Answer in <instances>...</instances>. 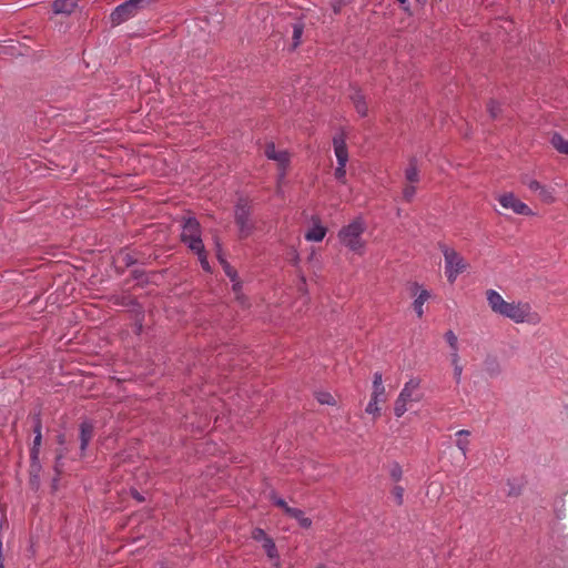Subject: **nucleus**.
I'll return each mask as SVG.
<instances>
[{
    "label": "nucleus",
    "instance_id": "c9c22d12",
    "mask_svg": "<svg viewBox=\"0 0 568 568\" xmlns=\"http://www.w3.org/2000/svg\"><path fill=\"white\" fill-rule=\"evenodd\" d=\"M392 496L394 497L397 505H402L404 499V488L402 486H395L392 489Z\"/></svg>",
    "mask_w": 568,
    "mask_h": 568
},
{
    "label": "nucleus",
    "instance_id": "a18cd8bd",
    "mask_svg": "<svg viewBox=\"0 0 568 568\" xmlns=\"http://www.w3.org/2000/svg\"><path fill=\"white\" fill-rule=\"evenodd\" d=\"M134 497H135L138 500H140V501H141V500H143V498H142V497L140 496V494H138V493L134 495Z\"/></svg>",
    "mask_w": 568,
    "mask_h": 568
},
{
    "label": "nucleus",
    "instance_id": "1a4fd4ad",
    "mask_svg": "<svg viewBox=\"0 0 568 568\" xmlns=\"http://www.w3.org/2000/svg\"><path fill=\"white\" fill-rule=\"evenodd\" d=\"M33 419H34V425H33L34 438H33L32 447L30 449V459L32 462V467L34 468L36 466H39V454H40V447H41V443H42V433H41L42 423H41V418H40L39 414L34 415Z\"/></svg>",
    "mask_w": 568,
    "mask_h": 568
},
{
    "label": "nucleus",
    "instance_id": "c756f323",
    "mask_svg": "<svg viewBox=\"0 0 568 568\" xmlns=\"http://www.w3.org/2000/svg\"><path fill=\"white\" fill-rule=\"evenodd\" d=\"M303 34V24L295 23L293 26V47L296 48L301 43V38Z\"/></svg>",
    "mask_w": 568,
    "mask_h": 568
},
{
    "label": "nucleus",
    "instance_id": "6e6552de",
    "mask_svg": "<svg viewBox=\"0 0 568 568\" xmlns=\"http://www.w3.org/2000/svg\"><path fill=\"white\" fill-rule=\"evenodd\" d=\"M499 204L506 209L511 210L516 214L530 215L532 214L530 207L518 200L513 193H504L498 196Z\"/></svg>",
    "mask_w": 568,
    "mask_h": 568
},
{
    "label": "nucleus",
    "instance_id": "e433bc0d",
    "mask_svg": "<svg viewBox=\"0 0 568 568\" xmlns=\"http://www.w3.org/2000/svg\"><path fill=\"white\" fill-rule=\"evenodd\" d=\"M415 194H416V187L412 184L406 185L403 189V197L407 202H410L414 199Z\"/></svg>",
    "mask_w": 568,
    "mask_h": 568
},
{
    "label": "nucleus",
    "instance_id": "dca6fc26",
    "mask_svg": "<svg viewBox=\"0 0 568 568\" xmlns=\"http://www.w3.org/2000/svg\"><path fill=\"white\" fill-rule=\"evenodd\" d=\"M220 262L223 264L224 266V271L226 273V275L230 277V280L233 282V290L234 292L236 293V297L237 300L241 298L240 296V290H241V283L237 281V273L235 270H233L222 257L221 255L219 254L217 255Z\"/></svg>",
    "mask_w": 568,
    "mask_h": 568
},
{
    "label": "nucleus",
    "instance_id": "393cba45",
    "mask_svg": "<svg viewBox=\"0 0 568 568\" xmlns=\"http://www.w3.org/2000/svg\"><path fill=\"white\" fill-rule=\"evenodd\" d=\"M485 372L490 377H496L500 374V365L495 358H487L484 363Z\"/></svg>",
    "mask_w": 568,
    "mask_h": 568
},
{
    "label": "nucleus",
    "instance_id": "2f4dec72",
    "mask_svg": "<svg viewBox=\"0 0 568 568\" xmlns=\"http://www.w3.org/2000/svg\"><path fill=\"white\" fill-rule=\"evenodd\" d=\"M316 398L321 404L335 405L334 397L327 392H318Z\"/></svg>",
    "mask_w": 568,
    "mask_h": 568
},
{
    "label": "nucleus",
    "instance_id": "0eeeda50",
    "mask_svg": "<svg viewBox=\"0 0 568 568\" xmlns=\"http://www.w3.org/2000/svg\"><path fill=\"white\" fill-rule=\"evenodd\" d=\"M250 207L245 202H239L235 206V223L239 227V235L241 239L248 237L253 230L254 225L250 220Z\"/></svg>",
    "mask_w": 568,
    "mask_h": 568
},
{
    "label": "nucleus",
    "instance_id": "bb28decb",
    "mask_svg": "<svg viewBox=\"0 0 568 568\" xmlns=\"http://www.w3.org/2000/svg\"><path fill=\"white\" fill-rule=\"evenodd\" d=\"M444 337L452 349L450 353H459L457 335L453 331H447Z\"/></svg>",
    "mask_w": 568,
    "mask_h": 568
},
{
    "label": "nucleus",
    "instance_id": "a19ab883",
    "mask_svg": "<svg viewBox=\"0 0 568 568\" xmlns=\"http://www.w3.org/2000/svg\"><path fill=\"white\" fill-rule=\"evenodd\" d=\"M310 467L314 468V465L312 462H307L305 465H303L302 473L306 477V480H316L318 475L307 474V469Z\"/></svg>",
    "mask_w": 568,
    "mask_h": 568
},
{
    "label": "nucleus",
    "instance_id": "a878e982",
    "mask_svg": "<svg viewBox=\"0 0 568 568\" xmlns=\"http://www.w3.org/2000/svg\"><path fill=\"white\" fill-rule=\"evenodd\" d=\"M262 546L270 559H278L277 548L275 546L274 540L271 537L267 540H265V542H263Z\"/></svg>",
    "mask_w": 568,
    "mask_h": 568
},
{
    "label": "nucleus",
    "instance_id": "9d476101",
    "mask_svg": "<svg viewBox=\"0 0 568 568\" xmlns=\"http://www.w3.org/2000/svg\"><path fill=\"white\" fill-rule=\"evenodd\" d=\"M264 154L267 159L277 162V164L282 168L281 179L285 175V169L290 163V154L285 150H276L274 143H267L265 145Z\"/></svg>",
    "mask_w": 568,
    "mask_h": 568
},
{
    "label": "nucleus",
    "instance_id": "cd10ccee",
    "mask_svg": "<svg viewBox=\"0 0 568 568\" xmlns=\"http://www.w3.org/2000/svg\"><path fill=\"white\" fill-rule=\"evenodd\" d=\"M371 398L381 403H385L387 398L385 386H373Z\"/></svg>",
    "mask_w": 568,
    "mask_h": 568
},
{
    "label": "nucleus",
    "instance_id": "49530a36",
    "mask_svg": "<svg viewBox=\"0 0 568 568\" xmlns=\"http://www.w3.org/2000/svg\"><path fill=\"white\" fill-rule=\"evenodd\" d=\"M317 568H326L324 565H318Z\"/></svg>",
    "mask_w": 568,
    "mask_h": 568
},
{
    "label": "nucleus",
    "instance_id": "f03ea898",
    "mask_svg": "<svg viewBox=\"0 0 568 568\" xmlns=\"http://www.w3.org/2000/svg\"><path fill=\"white\" fill-rule=\"evenodd\" d=\"M438 247L444 255L445 275L447 281L453 284L458 275L466 271L467 263L456 250L447 246L445 243H438Z\"/></svg>",
    "mask_w": 568,
    "mask_h": 568
},
{
    "label": "nucleus",
    "instance_id": "ea45409f",
    "mask_svg": "<svg viewBox=\"0 0 568 568\" xmlns=\"http://www.w3.org/2000/svg\"><path fill=\"white\" fill-rule=\"evenodd\" d=\"M402 468L398 464L393 465L390 468L389 475L393 480L398 481L402 478Z\"/></svg>",
    "mask_w": 568,
    "mask_h": 568
},
{
    "label": "nucleus",
    "instance_id": "b1692460",
    "mask_svg": "<svg viewBox=\"0 0 568 568\" xmlns=\"http://www.w3.org/2000/svg\"><path fill=\"white\" fill-rule=\"evenodd\" d=\"M551 144L559 153L568 155V140L564 139L560 134L555 133L552 135Z\"/></svg>",
    "mask_w": 568,
    "mask_h": 568
},
{
    "label": "nucleus",
    "instance_id": "20e7f679",
    "mask_svg": "<svg viewBox=\"0 0 568 568\" xmlns=\"http://www.w3.org/2000/svg\"><path fill=\"white\" fill-rule=\"evenodd\" d=\"M155 0H128L119 4L111 13L113 24L119 26L135 17L141 9L152 6Z\"/></svg>",
    "mask_w": 568,
    "mask_h": 568
},
{
    "label": "nucleus",
    "instance_id": "39448f33",
    "mask_svg": "<svg viewBox=\"0 0 568 568\" xmlns=\"http://www.w3.org/2000/svg\"><path fill=\"white\" fill-rule=\"evenodd\" d=\"M181 241L192 251L201 252L204 246L201 226L196 219L187 217L182 225Z\"/></svg>",
    "mask_w": 568,
    "mask_h": 568
},
{
    "label": "nucleus",
    "instance_id": "473e14b6",
    "mask_svg": "<svg viewBox=\"0 0 568 568\" xmlns=\"http://www.w3.org/2000/svg\"><path fill=\"white\" fill-rule=\"evenodd\" d=\"M194 253L199 256V261L201 263L202 268L206 272H210L211 266L207 261V255H206L204 246L202 247L201 252H194Z\"/></svg>",
    "mask_w": 568,
    "mask_h": 568
},
{
    "label": "nucleus",
    "instance_id": "4be33fe9",
    "mask_svg": "<svg viewBox=\"0 0 568 568\" xmlns=\"http://www.w3.org/2000/svg\"><path fill=\"white\" fill-rule=\"evenodd\" d=\"M450 364L454 368V379L456 384H460L463 366L460 364L459 353H450Z\"/></svg>",
    "mask_w": 568,
    "mask_h": 568
},
{
    "label": "nucleus",
    "instance_id": "c03bdc74",
    "mask_svg": "<svg viewBox=\"0 0 568 568\" xmlns=\"http://www.w3.org/2000/svg\"><path fill=\"white\" fill-rule=\"evenodd\" d=\"M417 6H423L425 0H413Z\"/></svg>",
    "mask_w": 568,
    "mask_h": 568
},
{
    "label": "nucleus",
    "instance_id": "f704fd0d",
    "mask_svg": "<svg viewBox=\"0 0 568 568\" xmlns=\"http://www.w3.org/2000/svg\"><path fill=\"white\" fill-rule=\"evenodd\" d=\"M252 538L260 542H265L270 537L266 535V532L262 528H254L252 531Z\"/></svg>",
    "mask_w": 568,
    "mask_h": 568
},
{
    "label": "nucleus",
    "instance_id": "f3484780",
    "mask_svg": "<svg viewBox=\"0 0 568 568\" xmlns=\"http://www.w3.org/2000/svg\"><path fill=\"white\" fill-rule=\"evenodd\" d=\"M326 235V227H324L321 224L313 225L312 229H310L306 234L305 239L311 242H321Z\"/></svg>",
    "mask_w": 568,
    "mask_h": 568
},
{
    "label": "nucleus",
    "instance_id": "2eb2a0df",
    "mask_svg": "<svg viewBox=\"0 0 568 568\" xmlns=\"http://www.w3.org/2000/svg\"><path fill=\"white\" fill-rule=\"evenodd\" d=\"M77 7V0H55L53 11L57 14H70Z\"/></svg>",
    "mask_w": 568,
    "mask_h": 568
},
{
    "label": "nucleus",
    "instance_id": "79ce46f5",
    "mask_svg": "<svg viewBox=\"0 0 568 568\" xmlns=\"http://www.w3.org/2000/svg\"><path fill=\"white\" fill-rule=\"evenodd\" d=\"M383 384V375L381 372L374 373L373 376V386H382Z\"/></svg>",
    "mask_w": 568,
    "mask_h": 568
},
{
    "label": "nucleus",
    "instance_id": "c85d7f7f",
    "mask_svg": "<svg viewBox=\"0 0 568 568\" xmlns=\"http://www.w3.org/2000/svg\"><path fill=\"white\" fill-rule=\"evenodd\" d=\"M379 403L381 402L371 398L368 404H367V406H366V408H365V412L367 414L373 415L374 417H378L379 414H381V408L378 406Z\"/></svg>",
    "mask_w": 568,
    "mask_h": 568
},
{
    "label": "nucleus",
    "instance_id": "7ed1b4c3",
    "mask_svg": "<svg viewBox=\"0 0 568 568\" xmlns=\"http://www.w3.org/2000/svg\"><path fill=\"white\" fill-rule=\"evenodd\" d=\"M420 379L412 377L404 384L398 397L394 404V414L396 417H402L407 412V404L410 402H419L422 395L418 393Z\"/></svg>",
    "mask_w": 568,
    "mask_h": 568
},
{
    "label": "nucleus",
    "instance_id": "72a5a7b5",
    "mask_svg": "<svg viewBox=\"0 0 568 568\" xmlns=\"http://www.w3.org/2000/svg\"><path fill=\"white\" fill-rule=\"evenodd\" d=\"M271 500L273 501L274 505H276L277 507L282 508L284 510V513L286 514V510L287 509H291L292 507H290L286 501L278 497L275 493H272L271 496H270Z\"/></svg>",
    "mask_w": 568,
    "mask_h": 568
},
{
    "label": "nucleus",
    "instance_id": "a211bd4d",
    "mask_svg": "<svg viewBox=\"0 0 568 568\" xmlns=\"http://www.w3.org/2000/svg\"><path fill=\"white\" fill-rule=\"evenodd\" d=\"M455 435L458 437L456 440V446L458 447L463 456L466 457L469 446V440L467 439V437L470 435V432L467 429H460Z\"/></svg>",
    "mask_w": 568,
    "mask_h": 568
},
{
    "label": "nucleus",
    "instance_id": "9b49d317",
    "mask_svg": "<svg viewBox=\"0 0 568 568\" xmlns=\"http://www.w3.org/2000/svg\"><path fill=\"white\" fill-rule=\"evenodd\" d=\"M527 187L537 193L539 199L545 203H552L555 201L554 189L547 185H542L537 180L529 179L524 182Z\"/></svg>",
    "mask_w": 568,
    "mask_h": 568
},
{
    "label": "nucleus",
    "instance_id": "37998d69",
    "mask_svg": "<svg viewBox=\"0 0 568 568\" xmlns=\"http://www.w3.org/2000/svg\"><path fill=\"white\" fill-rule=\"evenodd\" d=\"M404 8V10L408 11L409 10V0H397Z\"/></svg>",
    "mask_w": 568,
    "mask_h": 568
},
{
    "label": "nucleus",
    "instance_id": "f8f14e48",
    "mask_svg": "<svg viewBox=\"0 0 568 568\" xmlns=\"http://www.w3.org/2000/svg\"><path fill=\"white\" fill-rule=\"evenodd\" d=\"M487 303L490 307V310L497 314L501 315L508 304L507 301L504 300V297L495 290L489 288L485 293Z\"/></svg>",
    "mask_w": 568,
    "mask_h": 568
},
{
    "label": "nucleus",
    "instance_id": "58836bf2",
    "mask_svg": "<svg viewBox=\"0 0 568 568\" xmlns=\"http://www.w3.org/2000/svg\"><path fill=\"white\" fill-rule=\"evenodd\" d=\"M345 168H346V165L337 164V168L335 169V178L342 183H345V179H346Z\"/></svg>",
    "mask_w": 568,
    "mask_h": 568
},
{
    "label": "nucleus",
    "instance_id": "6ab92c4d",
    "mask_svg": "<svg viewBox=\"0 0 568 568\" xmlns=\"http://www.w3.org/2000/svg\"><path fill=\"white\" fill-rule=\"evenodd\" d=\"M429 296H430V294L427 290L420 288L418 295L416 296V298L413 303L414 311L416 312V314L419 318L424 314L423 306H424L425 302L429 298Z\"/></svg>",
    "mask_w": 568,
    "mask_h": 568
},
{
    "label": "nucleus",
    "instance_id": "412c9836",
    "mask_svg": "<svg viewBox=\"0 0 568 568\" xmlns=\"http://www.w3.org/2000/svg\"><path fill=\"white\" fill-rule=\"evenodd\" d=\"M351 99L353 101V104H354L357 113L361 116H366L367 112H368V108H367V104L364 100V97L361 94V92L356 91L354 94H352Z\"/></svg>",
    "mask_w": 568,
    "mask_h": 568
},
{
    "label": "nucleus",
    "instance_id": "aec40b11",
    "mask_svg": "<svg viewBox=\"0 0 568 568\" xmlns=\"http://www.w3.org/2000/svg\"><path fill=\"white\" fill-rule=\"evenodd\" d=\"M286 515L296 519L301 527L308 528L312 525V520L308 517H305L304 511L298 508H291L286 510Z\"/></svg>",
    "mask_w": 568,
    "mask_h": 568
},
{
    "label": "nucleus",
    "instance_id": "423d86ee",
    "mask_svg": "<svg viewBox=\"0 0 568 568\" xmlns=\"http://www.w3.org/2000/svg\"><path fill=\"white\" fill-rule=\"evenodd\" d=\"M519 324L532 322L531 306L527 302H508L504 313L500 315Z\"/></svg>",
    "mask_w": 568,
    "mask_h": 568
},
{
    "label": "nucleus",
    "instance_id": "f257e3e1",
    "mask_svg": "<svg viewBox=\"0 0 568 568\" xmlns=\"http://www.w3.org/2000/svg\"><path fill=\"white\" fill-rule=\"evenodd\" d=\"M366 230V223L363 217L358 216L343 226L338 232L339 242L349 251L362 255L365 250V241L363 234Z\"/></svg>",
    "mask_w": 568,
    "mask_h": 568
},
{
    "label": "nucleus",
    "instance_id": "5701e85b",
    "mask_svg": "<svg viewBox=\"0 0 568 568\" xmlns=\"http://www.w3.org/2000/svg\"><path fill=\"white\" fill-rule=\"evenodd\" d=\"M405 178L409 183H417L419 181V172L415 159L409 161V164L405 170Z\"/></svg>",
    "mask_w": 568,
    "mask_h": 568
},
{
    "label": "nucleus",
    "instance_id": "ddd939ff",
    "mask_svg": "<svg viewBox=\"0 0 568 568\" xmlns=\"http://www.w3.org/2000/svg\"><path fill=\"white\" fill-rule=\"evenodd\" d=\"M334 152L337 159V164L346 165L348 161V152L346 146L345 136L343 133L333 138Z\"/></svg>",
    "mask_w": 568,
    "mask_h": 568
},
{
    "label": "nucleus",
    "instance_id": "4468645a",
    "mask_svg": "<svg viewBox=\"0 0 568 568\" xmlns=\"http://www.w3.org/2000/svg\"><path fill=\"white\" fill-rule=\"evenodd\" d=\"M94 433V425L90 420H84L80 424V449L84 453L91 442Z\"/></svg>",
    "mask_w": 568,
    "mask_h": 568
},
{
    "label": "nucleus",
    "instance_id": "4c0bfd02",
    "mask_svg": "<svg viewBox=\"0 0 568 568\" xmlns=\"http://www.w3.org/2000/svg\"><path fill=\"white\" fill-rule=\"evenodd\" d=\"M488 112L493 119H496L500 112V105L496 101H490L488 104Z\"/></svg>",
    "mask_w": 568,
    "mask_h": 568
},
{
    "label": "nucleus",
    "instance_id": "7c9ffc66",
    "mask_svg": "<svg viewBox=\"0 0 568 568\" xmlns=\"http://www.w3.org/2000/svg\"><path fill=\"white\" fill-rule=\"evenodd\" d=\"M30 468V483L34 488H38L40 483L39 473L41 469V465L39 464V466H36L34 468L31 465Z\"/></svg>",
    "mask_w": 568,
    "mask_h": 568
}]
</instances>
